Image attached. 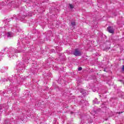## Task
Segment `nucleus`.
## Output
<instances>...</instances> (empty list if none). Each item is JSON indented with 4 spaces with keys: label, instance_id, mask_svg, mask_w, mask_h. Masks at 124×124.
<instances>
[{
    "label": "nucleus",
    "instance_id": "f257e3e1",
    "mask_svg": "<svg viewBox=\"0 0 124 124\" xmlns=\"http://www.w3.org/2000/svg\"><path fill=\"white\" fill-rule=\"evenodd\" d=\"M73 54L74 55V56H76V57H78L79 56H81V52L79 51V50H78V49H76L74 52Z\"/></svg>",
    "mask_w": 124,
    "mask_h": 124
},
{
    "label": "nucleus",
    "instance_id": "f03ea898",
    "mask_svg": "<svg viewBox=\"0 0 124 124\" xmlns=\"http://www.w3.org/2000/svg\"><path fill=\"white\" fill-rule=\"evenodd\" d=\"M108 31L110 33H114V28L111 26H109L108 28Z\"/></svg>",
    "mask_w": 124,
    "mask_h": 124
},
{
    "label": "nucleus",
    "instance_id": "7ed1b4c3",
    "mask_svg": "<svg viewBox=\"0 0 124 124\" xmlns=\"http://www.w3.org/2000/svg\"><path fill=\"white\" fill-rule=\"evenodd\" d=\"M7 37H12V33H11V32H9L7 33Z\"/></svg>",
    "mask_w": 124,
    "mask_h": 124
},
{
    "label": "nucleus",
    "instance_id": "20e7f679",
    "mask_svg": "<svg viewBox=\"0 0 124 124\" xmlns=\"http://www.w3.org/2000/svg\"><path fill=\"white\" fill-rule=\"evenodd\" d=\"M4 5H5V3L4 2H1L0 3V6H3Z\"/></svg>",
    "mask_w": 124,
    "mask_h": 124
},
{
    "label": "nucleus",
    "instance_id": "39448f33",
    "mask_svg": "<svg viewBox=\"0 0 124 124\" xmlns=\"http://www.w3.org/2000/svg\"><path fill=\"white\" fill-rule=\"evenodd\" d=\"M69 6H70V8H71V9H72V8H74V6H73V5L71 4H69Z\"/></svg>",
    "mask_w": 124,
    "mask_h": 124
},
{
    "label": "nucleus",
    "instance_id": "423d86ee",
    "mask_svg": "<svg viewBox=\"0 0 124 124\" xmlns=\"http://www.w3.org/2000/svg\"><path fill=\"white\" fill-rule=\"evenodd\" d=\"M71 25L72 26V27H75V22H71Z\"/></svg>",
    "mask_w": 124,
    "mask_h": 124
},
{
    "label": "nucleus",
    "instance_id": "0eeeda50",
    "mask_svg": "<svg viewBox=\"0 0 124 124\" xmlns=\"http://www.w3.org/2000/svg\"><path fill=\"white\" fill-rule=\"evenodd\" d=\"M15 53H19V51L18 50H15Z\"/></svg>",
    "mask_w": 124,
    "mask_h": 124
},
{
    "label": "nucleus",
    "instance_id": "6e6552de",
    "mask_svg": "<svg viewBox=\"0 0 124 124\" xmlns=\"http://www.w3.org/2000/svg\"><path fill=\"white\" fill-rule=\"evenodd\" d=\"M78 69V71H80L82 70V68L81 67H79Z\"/></svg>",
    "mask_w": 124,
    "mask_h": 124
},
{
    "label": "nucleus",
    "instance_id": "1a4fd4ad",
    "mask_svg": "<svg viewBox=\"0 0 124 124\" xmlns=\"http://www.w3.org/2000/svg\"><path fill=\"white\" fill-rule=\"evenodd\" d=\"M122 70H123L124 71V65H123V67L122 68Z\"/></svg>",
    "mask_w": 124,
    "mask_h": 124
},
{
    "label": "nucleus",
    "instance_id": "9d476101",
    "mask_svg": "<svg viewBox=\"0 0 124 124\" xmlns=\"http://www.w3.org/2000/svg\"><path fill=\"white\" fill-rule=\"evenodd\" d=\"M81 93H84L83 92H81Z\"/></svg>",
    "mask_w": 124,
    "mask_h": 124
},
{
    "label": "nucleus",
    "instance_id": "9b49d317",
    "mask_svg": "<svg viewBox=\"0 0 124 124\" xmlns=\"http://www.w3.org/2000/svg\"><path fill=\"white\" fill-rule=\"evenodd\" d=\"M104 71H106V70H104Z\"/></svg>",
    "mask_w": 124,
    "mask_h": 124
}]
</instances>
